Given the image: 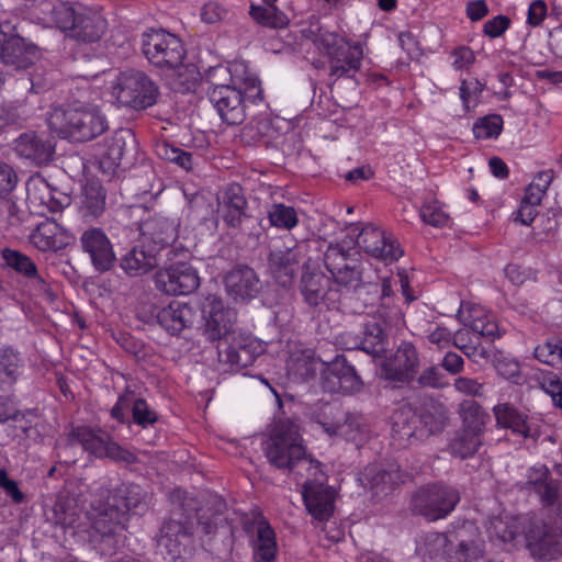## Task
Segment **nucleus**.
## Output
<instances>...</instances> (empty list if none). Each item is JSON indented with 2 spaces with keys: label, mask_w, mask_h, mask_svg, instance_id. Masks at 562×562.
Returning <instances> with one entry per match:
<instances>
[{
  "label": "nucleus",
  "mask_w": 562,
  "mask_h": 562,
  "mask_svg": "<svg viewBox=\"0 0 562 562\" xmlns=\"http://www.w3.org/2000/svg\"><path fill=\"white\" fill-rule=\"evenodd\" d=\"M482 446V437L460 430L450 443L452 454L468 459L473 457Z\"/></svg>",
  "instance_id": "4d7b16f0"
},
{
  "label": "nucleus",
  "mask_w": 562,
  "mask_h": 562,
  "mask_svg": "<svg viewBox=\"0 0 562 562\" xmlns=\"http://www.w3.org/2000/svg\"><path fill=\"white\" fill-rule=\"evenodd\" d=\"M26 192L27 199L34 204L46 206L53 212L60 207L52 196L48 182L42 177H32L26 183Z\"/></svg>",
  "instance_id": "3c124183"
},
{
  "label": "nucleus",
  "mask_w": 562,
  "mask_h": 562,
  "mask_svg": "<svg viewBox=\"0 0 562 562\" xmlns=\"http://www.w3.org/2000/svg\"><path fill=\"white\" fill-rule=\"evenodd\" d=\"M47 123L49 130L59 137L76 142L91 140L108 128L106 119L98 108L77 103L54 109Z\"/></svg>",
  "instance_id": "7ed1b4c3"
},
{
  "label": "nucleus",
  "mask_w": 562,
  "mask_h": 562,
  "mask_svg": "<svg viewBox=\"0 0 562 562\" xmlns=\"http://www.w3.org/2000/svg\"><path fill=\"white\" fill-rule=\"evenodd\" d=\"M379 321L373 317L363 324L362 351L374 357L381 355L386 347L385 328L390 324H385L383 318L378 314Z\"/></svg>",
  "instance_id": "e433bc0d"
},
{
  "label": "nucleus",
  "mask_w": 562,
  "mask_h": 562,
  "mask_svg": "<svg viewBox=\"0 0 562 562\" xmlns=\"http://www.w3.org/2000/svg\"><path fill=\"white\" fill-rule=\"evenodd\" d=\"M1 257L10 269L23 278L43 282L35 262L27 255L15 249L5 248L2 250Z\"/></svg>",
  "instance_id": "09e8293b"
},
{
  "label": "nucleus",
  "mask_w": 562,
  "mask_h": 562,
  "mask_svg": "<svg viewBox=\"0 0 562 562\" xmlns=\"http://www.w3.org/2000/svg\"><path fill=\"white\" fill-rule=\"evenodd\" d=\"M130 144H135L132 131L127 128L116 131L105 145L104 157L109 160V164L120 166Z\"/></svg>",
  "instance_id": "8fccbe9b"
},
{
  "label": "nucleus",
  "mask_w": 562,
  "mask_h": 562,
  "mask_svg": "<svg viewBox=\"0 0 562 562\" xmlns=\"http://www.w3.org/2000/svg\"><path fill=\"white\" fill-rule=\"evenodd\" d=\"M156 266L155 254L153 251H145L138 246L128 250L120 261V267L131 277L145 274Z\"/></svg>",
  "instance_id": "ea45409f"
},
{
  "label": "nucleus",
  "mask_w": 562,
  "mask_h": 562,
  "mask_svg": "<svg viewBox=\"0 0 562 562\" xmlns=\"http://www.w3.org/2000/svg\"><path fill=\"white\" fill-rule=\"evenodd\" d=\"M72 484H67V495H59L52 509V520L63 528H75L79 515L78 505L83 502L81 492L76 494L71 490Z\"/></svg>",
  "instance_id": "473e14b6"
},
{
  "label": "nucleus",
  "mask_w": 562,
  "mask_h": 562,
  "mask_svg": "<svg viewBox=\"0 0 562 562\" xmlns=\"http://www.w3.org/2000/svg\"><path fill=\"white\" fill-rule=\"evenodd\" d=\"M38 57L37 48L19 35H11L1 43V61L15 69H25L33 65Z\"/></svg>",
  "instance_id": "393cba45"
},
{
  "label": "nucleus",
  "mask_w": 562,
  "mask_h": 562,
  "mask_svg": "<svg viewBox=\"0 0 562 562\" xmlns=\"http://www.w3.org/2000/svg\"><path fill=\"white\" fill-rule=\"evenodd\" d=\"M533 356L547 366L562 369V339L550 338L539 344L533 350Z\"/></svg>",
  "instance_id": "5fc2aeb1"
},
{
  "label": "nucleus",
  "mask_w": 562,
  "mask_h": 562,
  "mask_svg": "<svg viewBox=\"0 0 562 562\" xmlns=\"http://www.w3.org/2000/svg\"><path fill=\"white\" fill-rule=\"evenodd\" d=\"M517 486L520 491L538 495L541 504H553L559 483L550 477L544 464H536L527 470L525 481L518 482Z\"/></svg>",
  "instance_id": "bb28decb"
},
{
  "label": "nucleus",
  "mask_w": 562,
  "mask_h": 562,
  "mask_svg": "<svg viewBox=\"0 0 562 562\" xmlns=\"http://www.w3.org/2000/svg\"><path fill=\"white\" fill-rule=\"evenodd\" d=\"M194 308L182 302L173 301L157 312L158 325L171 336H178L186 328H190L195 319Z\"/></svg>",
  "instance_id": "c85d7f7f"
},
{
  "label": "nucleus",
  "mask_w": 562,
  "mask_h": 562,
  "mask_svg": "<svg viewBox=\"0 0 562 562\" xmlns=\"http://www.w3.org/2000/svg\"><path fill=\"white\" fill-rule=\"evenodd\" d=\"M217 352L220 361L241 369L255 362L261 353V347L251 338L236 334L225 344H218Z\"/></svg>",
  "instance_id": "aec40b11"
},
{
  "label": "nucleus",
  "mask_w": 562,
  "mask_h": 562,
  "mask_svg": "<svg viewBox=\"0 0 562 562\" xmlns=\"http://www.w3.org/2000/svg\"><path fill=\"white\" fill-rule=\"evenodd\" d=\"M357 244L368 255L383 261H396L403 256L397 240L383 229L367 225L358 235Z\"/></svg>",
  "instance_id": "dca6fc26"
},
{
  "label": "nucleus",
  "mask_w": 562,
  "mask_h": 562,
  "mask_svg": "<svg viewBox=\"0 0 562 562\" xmlns=\"http://www.w3.org/2000/svg\"><path fill=\"white\" fill-rule=\"evenodd\" d=\"M484 88L485 86L477 79L469 81L465 79L461 80L459 95L465 112H469L471 109L476 106Z\"/></svg>",
  "instance_id": "680f3d73"
},
{
  "label": "nucleus",
  "mask_w": 562,
  "mask_h": 562,
  "mask_svg": "<svg viewBox=\"0 0 562 562\" xmlns=\"http://www.w3.org/2000/svg\"><path fill=\"white\" fill-rule=\"evenodd\" d=\"M80 245L88 254L94 269L100 272L110 270L115 261L113 246L106 234L98 227H90L82 232Z\"/></svg>",
  "instance_id": "a211bd4d"
},
{
  "label": "nucleus",
  "mask_w": 562,
  "mask_h": 562,
  "mask_svg": "<svg viewBox=\"0 0 562 562\" xmlns=\"http://www.w3.org/2000/svg\"><path fill=\"white\" fill-rule=\"evenodd\" d=\"M487 532L492 541L501 543H513L517 546L520 542V522L517 518L510 516L494 517L490 520Z\"/></svg>",
  "instance_id": "4c0bfd02"
},
{
  "label": "nucleus",
  "mask_w": 562,
  "mask_h": 562,
  "mask_svg": "<svg viewBox=\"0 0 562 562\" xmlns=\"http://www.w3.org/2000/svg\"><path fill=\"white\" fill-rule=\"evenodd\" d=\"M169 87L179 93H187L195 89L200 72L193 64H181L165 71Z\"/></svg>",
  "instance_id": "37998d69"
},
{
  "label": "nucleus",
  "mask_w": 562,
  "mask_h": 562,
  "mask_svg": "<svg viewBox=\"0 0 562 562\" xmlns=\"http://www.w3.org/2000/svg\"><path fill=\"white\" fill-rule=\"evenodd\" d=\"M417 417L408 406L396 409L392 417V439L397 447H406L415 435Z\"/></svg>",
  "instance_id": "c9c22d12"
},
{
  "label": "nucleus",
  "mask_w": 562,
  "mask_h": 562,
  "mask_svg": "<svg viewBox=\"0 0 562 562\" xmlns=\"http://www.w3.org/2000/svg\"><path fill=\"white\" fill-rule=\"evenodd\" d=\"M493 414L497 427L508 429L517 437L536 441L541 435V420L520 412L509 403L495 405Z\"/></svg>",
  "instance_id": "4468645a"
},
{
  "label": "nucleus",
  "mask_w": 562,
  "mask_h": 562,
  "mask_svg": "<svg viewBox=\"0 0 562 562\" xmlns=\"http://www.w3.org/2000/svg\"><path fill=\"white\" fill-rule=\"evenodd\" d=\"M88 518L92 529L102 538L124 531L133 514L146 507L144 490L134 483L116 482L106 477L95 481Z\"/></svg>",
  "instance_id": "f257e3e1"
},
{
  "label": "nucleus",
  "mask_w": 562,
  "mask_h": 562,
  "mask_svg": "<svg viewBox=\"0 0 562 562\" xmlns=\"http://www.w3.org/2000/svg\"><path fill=\"white\" fill-rule=\"evenodd\" d=\"M483 547L474 540H464L456 537L449 539L445 551L448 562H476L483 557Z\"/></svg>",
  "instance_id": "c03bdc74"
},
{
  "label": "nucleus",
  "mask_w": 562,
  "mask_h": 562,
  "mask_svg": "<svg viewBox=\"0 0 562 562\" xmlns=\"http://www.w3.org/2000/svg\"><path fill=\"white\" fill-rule=\"evenodd\" d=\"M329 277L317 271H305L301 279L304 301L314 307L335 310L340 301V291L331 286Z\"/></svg>",
  "instance_id": "f8f14e48"
},
{
  "label": "nucleus",
  "mask_w": 562,
  "mask_h": 562,
  "mask_svg": "<svg viewBox=\"0 0 562 562\" xmlns=\"http://www.w3.org/2000/svg\"><path fill=\"white\" fill-rule=\"evenodd\" d=\"M268 220L271 226L286 231L294 228L299 223L295 210L282 203H273L269 207Z\"/></svg>",
  "instance_id": "6e6d98bb"
},
{
  "label": "nucleus",
  "mask_w": 562,
  "mask_h": 562,
  "mask_svg": "<svg viewBox=\"0 0 562 562\" xmlns=\"http://www.w3.org/2000/svg\"><path fill=\"white\" fill-rule=\"evenodd\" d=\"M155 283L166 294L188 295L199 288L200 277L190 263L178 262L157 271Z\"/></svg>",
  "instance_id": "9b49d317"
},
{
  "label": "nucleus",
  "mask_w": 562,
  "mask_h": 562,
  "mask_svg": "<svg viewBox=\"0 0 562 562\" xmlns=\"http://www.w3.org/2000/svg\"><path fill=\"white\" fill-rule=\"evenodd\" d=\"M302 496L307 512L317 520H328L334 512L335 492L326 482H302Z\"/></svg>",
  "instance_id": "4be33fe9"
},
{
  "label": "nucleus",
  "mask_w": 562,
  "mask_h": 562,
  "mask_svg": "<svg viewBox=\"0 0 562 562\" xmlns=\"http://www.w3.org/2000/svg\"><path fill=\"white\" fill-rule=\"evenodd\" d=\"M217 201V212L227 226L232 228L239 227L247 216V200L243 188L235 183L227 186Z\"/></svg>",
  "instance_id": "cd10ccee"
},
{
  "label": "nucleus",
  "mask_w": 562,
  "mask_h": 562,
  "mask_svg": "<svg viewBox=\"0 0 562 562\" xmlns=\"http://www.w3.org/2000/svg\"><path fill=\"white\" fill-rule=\"evenodd\" d=\"M227 294L236 302L254 299L259 293V279L248 266L233 268L224 278Z\"/></svg>",
  "instance_id": "b1692460"
},
{
  "label": "nucleus",
  "mask_w": 562,
  "mask_h": 562,
  "mask_svg": "<svg viewBox=\"0 0 562 562\" xmlns=\"http://www.w3.org/2000/svg\"><path fill=\"white\" fill-rule=\"evenodd\" d=\"M142 48L147 60L164 72L179 66L186 57L181 40L165 30L146 32L143 35Z\"/></svg>",
  "instance_id": "0eeeda50"
},
{
  "label": "nucleus",
  "mask_w": 562,
  "mask_h": 562,
  "mask_svg": "<svg viewBox=\"0 0 562 562\" xmlns=\"http://www.w3.org/2000/svg\"><path fill=\"white\" fill-rule=\"evenodd\" d=\"M30 243L43 252H56L66 248L75 237L54 220L37 224L29 236Z\"/></svg>",
  "instance_id": "5701e85b"
},
{
  "label": "nucleus",
  "mask_w": 562,
  "mask_h": 562,
  "mask_svg": "<svg viewBox=\"0 0 562 562\" xmlns=\"http://www.w3.org/2000/svg\"><path fill=\"white\" fill-rule=\"evenodd\" d=\"M24 368L21 353L12 347L0 348V389L13 385Z\"/></svg>",
  "instance_id": "a19ab883"
},
{
  "label": "nucleus",
  "mask_w": 562,
  "mask_h": 562,
  "mask_svg": "<svg viewBox=\"0 0 562 562\" xmlns=\"http://www.w3.org/2000/svg\"><path fill=\"white\" fill-rule=\"evenodd\" d=\"M362 480L376 492H386L403 483L404 479L397 465L391 464L385 469L381 464H369L362 472Z\"/></svg>",
  "instance_id": "f704fd0d"
},
{
  "label": "nucleus",
  "mask_w": 562,
  "mask_h": 562,
  "mask_svg": "<svg viewBox=\"0 0 562 562\" xmlns=\"http://www.w3.org/2000/svg\"><path fill=\"white\" fill-rule=\"evenodd\" d=\"M269 261L277 272L288 277H293L299 268V260L295 254L290 250L271 252Z\"/></svg>",
  "instance_id": "e2e57ef3"
},
{
  "label": "nucleus",
  "mask_w": 562,
  "mask_h": 562,
  "mask_svg": "<svg viewBox=\"0 0 562 562\" xmlns=\"http://www.w3.org/2000/svg\"><path fill=\"white\" fill-rule=\"evenodd\" d=\"M203 326L202 335L209 341L225 344L237 333L234 330L237 314L235 310L225 306L217 295H207L201 307Z\"/></svg>",
  "instance_id": "6e6552de"
},
{
  "label": "nucleus",
  "mask_w": 562,
  "mask_h": 562,
  "mask_svg": "<svg viewBox=\"0 0 562 562\" xmlns=\"http://www.w3.org/2000/svg\"><path fill=\"white\" fill-rule=\"evenodd\" d=\"M325 366L326 362L321 361L310 352H303L295 358H291L288 362L289 371L303 380L315 376L317 372L322 373Z\"/></svg>",
  "instance_id": "603ef678"
},
{
  "label": "nucleus",
  "mask_w": 562,
  "mask_h": 562,
  "mask_svg": "<svg viewBox=\"0 0 562 562\" xmlns=\"http://www.w3.org/2000/svg\"><path fill=\"white\" fill-rule=\"evenodd\" d=\"M302 441L295 423L280 420L262 443L265 456L271 465L280 470L293 471L294 464L313 469L315 464L304 458L305 447Z\"/></svg>",
  "instance_id": "20e7f679"
},
{
  "label": "nucleus",
  "mask_w": 562,
  "mask_h": 562,
  "mask_svg": "<svg viewBox=\"0 0 562 562\" xmlns=\"http://www.w3.org/2000/svg\"><path fill=\"white\" fill-rule=\"evenodd\" d=\"M324 265L331 282L340 288L357 289L362 282L363 267L359 259L350 257L340 244H330L324 254Z\"/></svg>",
  "instance_id": "9d476101"
},
{
  "label": "nucleus",
  "mask_w": 562,
  "mask_h": 562,
  "mask_svg": "<svg viewBox=\"0 0 562 562\" xmlns=\"http://www.w3.org/2000/svg\"><path fill=\"white\" fill-rule=\"evenodd\" d=\"M460 417L462 419L461 430L472 432L482 437L484 434L487 414L474 401L462 403L460 407Z\"/></svg>",
  "instance_id": "de8ad7c7"
},
{
  "label": "nucleus",
  "mask_w": 562,
  "mask_h": 562,
  "mask_svg": "<svg viewBox=\"0 0 562 562\" xmlns=\"http://www.w3.org/2000/svg\"><path fill=\"white\" fill-rule=\"evenodd\" d=\"M522 541L537 559L552 560L562 553V535L552 532L544 525L530 524Z\"/></svg>",
  "instance_id": "6ab92c4d"
},
{
  "label": "nucleus",
  "mask_w": 562,
  "mask_h": 562,
  "mask_svg": "<svg viewBox=\"0 0 562 562\" xmlns=\"http://www.w3.org/2000/svg\"><path fill=\"white\" fill-rule=\"evenodd\" d=\"M15 151L35 165L48 164L54 155V146L49 139L34 132L22 134L15 139Z\"/></svg>",
  "instance_id": "7c9ffc66"
},
{
  "label": "nucleus",
  "mask_w": 562,
  "mask_h": 562,
  "mask_svg": "<svg viewBox=\"0 0 562 562\" xmlns=\"http://www.w3.org/2000/svg\"><path fill=\"white\" fill-rule=\"evenodd\" d=\"M133 420L135 424L147 427L157 422L158 416L143 398H137L132 407Z\"/></svg>",
  "instance_id": "774afa93"
},
{
  "label": "nucleus",
  "mask_w": 562,
  "mask_h": 562,
  "mask_svg": "<svg viewBox=\"0 0 562 562\" xmlns=\"http://www.w3.org/2000/svg\"><path fill=\"white\" fill-rule=\"evenodd\" d=\"M348 48H342L328 59L329 76L335 80L339 78H352L361 68L363 58V45L360 42L347 43Z\"/></svg>",
  "instance_id": "c756f323"
},
{
  "label": "nucleus",
  "mask_w": 562,
  "mask_h": 562,
  "mask_svg": "<svg viewBox=\"0 0 562 562\" xmlns=\"http://www.w3.org/2000/svg\"><path fill=\"white\" fill-rule=\"evenodd\" d=\"M322 387L328 393L351 394L361 391L362 381L346 358L337 356L322 370Z\"/></svg>",
  "instance_id": "ddd939ff"
},
{
  "label": "nucleus",
  "mask_w": 562,
  "mask_h": 562,
  "mask_svg": "<svg viewBox=\"0 0 562 562\" xmlns=\"http://www.w3.org/2000/svg\"><path fill=\"white\" fill-rule=\"evenodd\" d=\"M106 193L98 180H88L81 189L78 210L81 216L91 221L99 217L105 209Z\"/></svg>",
  "instance_id": "2f4dec72"
},
{
  "label": "nucleus",
  "mask_w": 562,
  "mask_h": 562,
  "mask_svg": "<svg viewBox=\"0 0 562 562\" xmlns=\"http://www.w3.org/2000/svg\"><path fill=\"white\" fill-rule=\"evenodd\" d=\"M255 562H273L277 558L278 544L274 530L266 520H260L251 540Z\"/></svg>",
  "instance_id": "72a5a7b5"
},
{
  "label": "nucleus",
  "mask_w": 562,
  "mask_h": 562,
  "mask_svg": "<svg viewBox=\"0 0 562 562\" xmlns=\"http://www.w3.org/2000/svg\"><path fill=\"white\" fill-rule=\"evenodd\" d=\"M110 89L120 105L134 110L153 106L159 97L158 86L145 72L134 69L120 72Z\"/></svg>",
  "instance_id": "39448f33"
},
{
  "label": "nucleus",
  "mask_w": 562,
  "mask_h": 562,
  "mask_svg": "<svg viewBox=\"0 0 562 562\" xmlns=\"http://www.w3.org/2000/svg\"><path fill=\"white\" fill-rule=\"evenodd\" d=\"M317 423L329 436H340L357 445L362 443L368 437V427L360 415L345 414L339 405L325 404Z\"/></svg>",
  "instance_id": "1a4fd4ad"
},
{
  "label": "nucleus",
  "mask_w": 562,
  "mask_h": 562,
  "mask_svg": "<svg viewBox=\"0 0 562 562\" xmlns=\"http://www.w3.org/2000/svg\"><path fill=\"white\" fill-rule=\"evenodd\" d=\"M108 31V20L101 10L91 7L79 5L77 20L69 37L83 43L99 42Z\"/></svg>",
  "instance_id": "412c9836"
},
{
  "label": "nucleus",
  "mask_w": 562,
  "mask_h": 562,
  "mask_svg": "<svg viewBox=\"0 0 562 562\" xmlns=\"http://www.w3.org/2000/svg\"><path fill=\"white\" fill-rule=\"evenodd\" d=\"M143 235H148L154 244L162 248L177 239V225L168 218H154L146 223Z\"/></svg>",
  "instance_id": "49530a36"
},
{
  "label": "nucleus",
  "mask_w": 562,
  "mask_h": 562,
  "mask_svg": "<svg viewBox=\"0 0 562 562\" xmlns=\"http://www.w3.org/2000/svg\"><path fill=\"white\" fill-rule=\"evenodd\" d=\"M419 215L424 223L435 227L445 226L449 220L448 214L435 200L425 202L420 207Z\"/></svg>",
  "instance_id": "69168bd1"
},
{
  "label": "nucleus",
  "mask_w": 562,
  "mask_h": 562,
  "mask_svg": "<svg viewBox=\"0 0 562 562\" xmlns=\"http://www.w3.org/2000/svg\"><path fill=\"white\" fill-rule=\"evenodd\" d=\"M458 317L464 326L470 327L482 337L495 340L502 335L494 316L480 305L461 303Z\"/></svg>",
  "instance_id": "a878e982"
},
{
  "label": "nucleus",
  "mask_w": 562,
  "mask_h": 562,
  "mask_svg": "<svg viewBox=\"0 0 562 562\" xmlns=\"http://www.w3.org/2000/svg\"><path fill=\"white\" fill-rule=\"evenodd\" d=\"M419 358L411 342H402L394 355L381 364L380 376L390 383H405L417 373Z\"/></svg>",
  "instance_id": "2eb2a0df"
},
{
  "label": "nucleus",
  "mask_w": 562,
  "mask_h": 562,
  "mask_svg": "<svg viewBox=\"0 0 562 562\" xmlns=\"http://www.w3.org/2000/svg\"><path fill=\"white\" fill-rule=\"evenodd\" d=\"M106 437L108 435L101 430H93L85 426H79L71 430L68 440L70 446L80 445L83 450L91 454L102 457Z\"/></svg>",
  "instance_id": "a18cd8bd"
},
{
  "label": "nucleus",
  "mask_w": 562,
  "mask_h": 562,
  "mask_svg": "<svg viewBox=\"0 0 562 562\" xmlns=\"http://www.w3.org/2000/svg\"><path fill=\"white\" fill-rule=\"evenodd\" d=\"M192 533L180 521H166L160 528L157 547L160 553L171 562H179L190 553Z\"/></svg>",
  "instance_id": "f3484780"
},
{
  "label": "nucleus",
  "mask_w": 562,
  "mask_h": 562,
  "mask_svg": "<svg viewBox=\"0 0 562 562\" xmlns=\"http://www.w3.org/2000/svg\"><path fill=\"white\" fill-rule=\"evenodd\" d=\"M80 3L71 5L66 2L53 4L48 1L43 3L44 10L49 12V16L43 19L46 24H54L68 35L71 34Z\"/></svg>",
  "instance_id": "58836bf2"
},
{
  "label": "nucleus",
  "mask_w": 562,
  "mask_h": 562,
  "mask_svg": "<svg viewBox=\"0 0 562 562\" xmlns=\"http://www.w3.org/2000/svg\"><path fill=\"white\" fill-rule=\"evenodd\" d=\"M458 488L446 484L420 487L412 498V509L430 521L449 516L460 502Z\"/></svg>",
  "instance_id": "423d86ee"
},
{
  "label": "nucleus",
  "mask_w": 562,
  "mask_h": 562,
  "mask_svg": "<svg viewBox=\"0 0 562 562\" xmlns=\"http://www.w3.org/2000/svg\"><path fill=\"white\" fill-rule=\"evenodd\" d=\"M304 458L306 460L312 461L313 464H315V467L313 469H308L307 467H304V465L301 467L299 464H294L293 471H290V472L295 475L297 483L301 484L299 482V479H305L304 481H307L310 479L311 482H315V483L326 482L327 477H326V474L324 473V471L322 470L321 462L317 461L316 459L312 458L310 454H307L305 449H304Z\"/></svg>",
  "instance_id": "338daca9"
},
{
  "label": "nucleus",
  "mask_w": 562,
  "mask_h": 562,
  "mask_svg": "<svg viewBox=\"0 0 562 562\" xmlns=\"http://www.w3.org/2000/svg\"><path fill=\"white\" fill-rule=\"evenodd\" d=\"M503 130V117L490 114L479 119L473 125V134L477 139L497 138Z\"/></svg>",
  "instance_id": "bf43d9fd"
},
{
  "label": "nucleus",
  "mask_w": 562,
  "mask_h": 562,
  "mask_svg": "<svg viewBox=\"0 0 562 562\" xmlns=\"http://www.w3.org/2000/svg\"><path fill=\"white\" fill-rule=\"evenodd\" d=\"M461 336V331H457L454 335H452L448 328L438 326L428 335V340L431 344L437 345L439 348L448 347L452 342L457 348L461 349L470 358L479 357L482 359H490V350L477 347L470 348L465 345H462L460 342Z\"/></svg>",
  "instance_id": "79ce46f5"
},
{
  "label": "nucleus",
  "mask_w": 562,
  "mask_h": 562,
  "mask_svg": "<svg viewBox=\"0 0 562 562\" xmlns=\"http://www.w3.org/2000/svg\"><path fill=\"white\" fill-rule=\"evenodd\" d=\"M31 113V109L19 101L3 103L0 106V121L5 125H21Z\"/></svg>",
  "instance_id": "052dcab7"
},
{
  "label": "nucleus",
  "mask_w": 562,
  "mask_h": 562,
  "mask_svg": "<svg viewBox=\"0 0 562 562\" xmlns=\"http://www.w3.org/2000/svg\"><path fill=\"white\" fill-rule=\"evenodd\" d=\"M392 282L390 279L384 278L382 281V303L376 311V314H380L385 324H396L401 319L400 308L392 305Z\"/></svg>",
  "instance_id": "13d9d810"
},
{
  "label": "nucleus",
  "mask_w": 562,
  "mask_h": 562,
  "mask_svg": "<svg viewBox=\"0 0 562 562\" xmlns=\"http://www.w3.org/2000/svg\"><path fill=\"white\" fill-rule=\"evenodd\" d=\"M209 79V100L221 119L229 125L243 123L247 103L262 99L260 81L245 61L235 60L227 66L214 67Z\"/></svg>",
  "instance_id": "f03ea898"
},
{
  "label": "nucleus",
  "mask_w": 562,
  "mask_h": 562,
  "mask_svg": "<svg viewBox=\"0 0 562 562\" xmlns=\"http://www.w3.org/2000/svg\"><path fill=\"white\" fill-rule=\"evenodd\" d=\"M347 43L351 42L339 36L336 32H330L324 27H319L313 37V44L316 49L328 59L341 50L345 47L344 45L347 46Z\"/></svg>",
  "instance_id": "864d4df0"
},
{
  "label": "nucleus",
  "mask_w": 562,
  "mask_h": 562,
  "mask_svg": "<svg viewBox=\"0 0 562 562\" xmlns=\"http://www.w3.org/2000/svg\"><path fill=\"white\" fill-rule=\"evenodd\" d=\"M278 0H262V5H251V16L263 25L277 26L278 16L281 13L277 7Z\"/></svg>",
  "instance_id": "0e129e2a"
}]
</instances>
